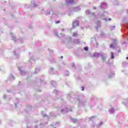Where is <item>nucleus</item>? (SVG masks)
Returning a JSON list of instances; mask_svg holds the SVG:
<instances>
[{
    "instance_id": "obj_7",
    "label": "nucleus",
    "mask_w": 128,
    "mask_h": 128,
    "mask_svg": "<svg viewBox=\"0 0 128 128\" xmlns=\"http://www.w3.org/2000/svg\"><path fill=\"white\" fill-rule=\"evenodd\" d=\"M60 21L56 22V24H60Z\"/></svg>"
},
{
    "instance_id": "obj_5",
    "label": "nucleus",
    "mask_w": 128,
    "mask_h": 128,
    "mask_svg": "<svg viewBox=\"0 0 128 128\" xmlns=\"http://www.w3.org/2000/svg\"><path fill=\"white\" fill-rule=\"evenodd\" d=\"M84 50H88V47H84Z\"/></svg>"
},
{
    "instance_id": "obj_4",
    "label": "nucleus",
    "mask_w": 128,
    "mask_h": 128,
    "mask_svg": "<svg viewBox=\"0 0 128 128\" xmlns=\"http://www.w3.org/2000/svg\"><path fill=\"white\" fill-rule=\"evenodd\" d=\"M70 4H72L74 2V0H69Z\"/></svg>"
},
{
    "instance_id": "obj_2",
    "label": "nucleus",
    "mask_w": 128,
    "mask_h": 128,
    "mask_svg": "<svg viewBox=\"0 0 128 128\" xmlns=\"http://www.w3.org/2000/svg\"><path fill=\"white\" fill-rule=\"evenodd\" d=\"M111 58H114V53L112 52H111Z\"/></svg>"
},
{
    "instance_id": "obj_10",
    "label": "nucleus",
    "mask_w": 128,
    "mask_h": 128,
    "mask_svg": "<svg viewBox=\"0 0 128 128\" xmlns=\"http://www.w3.org/2000/svg\"><path fill=\"white\" fill-rule=\"evenodd\" d=\"M94 10H96V7H94Z\"/></svg>"
},
{
    "instance_id": "obj_11",
    "label": "nucleus",
    "mask_w": 128,
    "mask_h": 128,
    "mask_svg": "<svg viewBox=\"0 0 128 128\" xmlns=\"http://www.w3.org/2000/svg\"><path fill=\"white\" fill-rule=\"evenodd\" d=\"M63 58L62 56H61V58Z\"/></svg>"
},
{
    "instance_id": "obj_6",
    "label": "nucleus",
    "mask_w": 128,
    "mask_h": 128,
    "mask_svg": "<svg viewBox=\"0 0 128 128\" xmlns=\"http://www.w3.org/2000/svg\"><path fill=\"white\" fill-rule=\"evenodd\" d=\"M110 48H114V45L112 44H110Z\"/></svg>"
},
{
    "instance_id": "obj_8",
    "label": "nucleus",
    "mask_w": 128,
    "mask_h": 128,
    "mask_svg": "<svg viewBox=\"0 0 128 128\" xmlns=\"http://www.w3.org/2000/svg\"><path fill=\"white\" fill-rule=\"evenodd\" d=\"M81 88H82V90H84V86H82Z\"/></svg>"
},
{
    "instance_id": "obj_9",
    "label": "nucleus",
    "mask_w": 128,
    "mask_h": 128,
    "mask_svg": "<svg viewBox=\"0 0 128 128\" xmlns=\"http://www.w3.org/2000/svg\"><path fill=\"white\" fill-rule=\"evenodd\" d=\"M108 20H112V19L109 18V19H108Z\"/></svg>"
},
{
    "instance_id": "obj_12",
    "label": "nucleus",
    "mask_w": 128,
    "mask_h": 128,
    "mask_svg": "<svg viewBox=\"0 0 128 128\" xmlns=\"http://www.w3.org/2000/svg\"><path fill=\"white\" fill-rule=\"evenodd\" d=\"M126 58V60H128V57H127Z\"/></svg>"
},
{
    "instance_id": "obj_3",
    "label": "nucleus",
    "mask_w": 128,
    "mask_h": 128,
    "mask_svg": "<svg viewBox=\"0 0 128 128\" xmlns=\"http://www.w3.org/2000/svg\"><path fill=\"white\" fill-rule=\"evenodd\" d=\"M73 36H78V33L74 32L73 33Z\"/></svg>"
},
{
    "instance_id": "obj_1",
    "label": "nucleus",
    "mask_w": 128,
    "mask_h": 128,
    "mask_svg": "<svg viewBox=\"0 0 128 128\" xmlns=\"http://www.w3.org/2000/svg\"><path fill=\"white\" fill-rule=\"evenodd\" d=\"M74 26H78V22H76L73 23Z\"/></svg>"
}]
</instances>
